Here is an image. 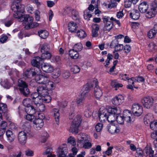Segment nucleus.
<instances>
[{"instance_id":"27","label":"nucleus","mask_w":157,"mask_h":157,"mask_svg":"<svg viewBox=\"0 0 157 157\" xmlns=\"http://www.w3.org/2000/svg\"><path fill=\"white\" fill-rule=\"evenodd\" d=\"M99 28V25L96 24H93L92 35L93 37H97L98 36V31Z\"/></svg>"},{"instance_id":"20","label":"nucleus","mask_w":157,"mask_h":157,"mask_svg":"<svg viewBox=\"0 0 157 157\" xmlns=\"http://www.w3.org/2000/svg\"><path fill=\"white\" fill-rule=\"evenodd\" d=\"M155 150L157 151L156 150ZM143 151L145 156L149 155L150 157H157V153L154 156H153L154 151L151 148L149 147H146Z\"/></svg>"},{"instance_id":"33","label":"nucleus","mask_w":157,"mask_h":157,"mask_svg":"<svg viewBox=\"0 0 157 157\" xmlns=\"http://www.w3.org/2000/svg\"><path fill=\"white\" fill-rule=\"evenodd\" d=\"M71 16L74 20L77 21L79 22L80 21V17L78 12L76 10L73 9L72 10Z\"/></svg>"},{"instance_id":"46","label":"nucleus","mask_w":157,"mask_h":157,"mask_svg":"<svg viewBox=\"0 0 157 157\" xmlns=\"http://www.w3.org/2000/svg\"><path fill=\"white\" fill-rule=\"evenodd\" d=\"M71 71L74 73H78L80 71V68L79 66L77 65H74L72 66L71 68Z\"/></svg>"},{"instance_id":"41","label":"nucleus","mask_w":157,"mask_h":157,"mask_svg":"<svg viewBox=\"0 0 157 157\" xmlns=\"http://www.w3.org/2000/svg\"><path fill=\"white\" fill-rule=\"evenodd\" d=\"M76 35L80 38H83L86 36V32L82 30H78L77 31Z\"/></svg>"},{"instance_id":"40","label":"nucleus","mask_w":157,"mask_h":157,"mask_svg":"<svg viewBox=\"0 0 157 157\" xmlns=\"http://www.w3.org/2000/svg\"><path fill=\"white\" fill-rule=\"evenodd\" d=\"M52 57V54L49 52L42 53L41 55V59L43 60L50 59Z\"/></svg>"},{"instance_id":"34","label":"nucleus","mask_w":157,"mask_h":157,"mask_svg":"<svg viewBox=\"0 0 157 157\" xmlns=\"http://www.w3.org/2000/svg\"><path fill=\"white\" fill-rule=\"evenodd\" d=\"M38 35L42 39H45L48 36V32L45 30H39L38 32Z\"/></svg>"},{"instance_id":"11","label":"nucleus","mask_w":157,"mask_h":157,"mask_svg":"<svg viewBox=\"0 0 157 157\" xmlns=\"http://www.w3.org/2000/svg\"><path fill=\"white\" fill-rule=\"evenodd\" d=\"M78 142L80 144H83L85 142L90 141L89 136L86 133H81L77 136Z\"/></svg>"},{"instance_id":"24","label":"nucleus","mask_w":157,"mask_h":157,"mask_svg":"<svg viewBox=\"0 0 157 157\" xmlns=\"http://www.w3.org/2000/svg\"><path fill=\"white\" fill-rule=\"evenodd\" d=\"M42 60L41 57L39 56L35 57L32 59L31 63L32 65L36 67V68H38L40 65V62Z\"/></svg>"},{"instance_id":"48","label":"nucleus","mask_w":157,"mask_h":157,"mask_svg":"<svg viewBox=\"0 0 157 157\" xmlns=\"http://www.w3.org/2000/svg\"><path fill=\"white\" fill-rule=\"evenodd\" d=\"M116 115L113 114H110L107 116V120L109 122H112L116 120Z\"/></svg>"},{"instance_id":"47","label":"nucleus","mask_w":157,"mask_h":157,"mask_svg":"<svg viewBox=\"0 0 157 157\" xmlns=\"http://www.w3.org/2000/svg\"><path fill=\"white\" fill-rule=\"evenodd\" d=\"M91 12L88 10H86L84 11V17L85 19L89 20L90 17L92 16Z\"/></svg>"},{"instance_id":"38","label":"nucleus","mask_w":157,"mask_h":157,"mask_svg":"<svg viewBox=\"0 0 157 157\" xmlns=\"http://www.w3.org/2000/svg\"><path fill=\"white\" fill-rule=\"evenodd\" d=\"M1 85L4 88L8 89L10 88L11 85L9 82L8 80L6 79H5L1 81Z\"/></svg>"},{"instance_id":"53","label":"nucleus","mask_w":157,"mask_h":157,"mask_svg":"<svg viewBox=\"0 0 157 157\" xmlns=\"http://www.w3.org/2000/svg\"><path fill=\"white\" fill-rule=\"evenodd\" d=\"M85 110L84 111V115L86 117H89L91 115V113L87 106L85 107Z\"/></svg>"},{"instance_id":"62","label":"nucleus","mask_w":157,"mask_h":157,"mask_svg":"<svg viewBox=\"0 0 157 157\" xmlns=\"http://www.w3.org/2000/svg\"><path fill=\"white\" fill-rule=\"evenodd\" d=\"M103 124L101 123H98L95 126V128L97 132H99L102 129Z\"/></svg>"},{"instance_id":"61","label":"nucleus","mask_w":157,"mask_h":157,"mask_svg":"<svg viewBox=\"0 0 157 157\" xmlns=\"http://www.w3.org/2000/svg\"><path fill=\"white\" fill-rule=\"evenodd\" d=\"M150 125L151 129L154 130L155 127H157V121H153L151 122Z\"/></svg>"},{"instance_id":"44","label":"nucleus","mask_w":157,"mask_h":157,"mask_svg":"<svg viewBox=\"0 0 157 157\" xmlns=\"http://www.w3.org/2000/svg\"><path fill=\"white\" fill-rule=\"evenodd\" d=\"M157 33V32L151 29H150L148 33V36L149 38H152L155 37Z\"/></svg>"},{"instance_id":"36","label":"nucleus","mask_w":157,"mask_h":157,"mask_svg":"<svg viewBox=\"0 0 157 157\" xmlns=\"http://www.w3.org/2000/svg\"><path fill=\"white\" fill-rule=\"evenodd\" d=\"M45 87L48 90H51L54 89L55 87V84L52 81H50L49 79L47 82V83L45 84Z\"/></svg>"},{"instance_id":"3","label":"nucleus","mask_w":157,"mask_h":157,"mask_svg":"<svg viewBox=\"0 0 157 157\" xmlns=\"http://www.w3.org/2000/svg\"><path fill=\"white\" fill-rule=\"evenodd\" d=\"M18 85L21 94L26 96L29 94L30 91L28 87V85L25 81L19 79L18 80Z\"/></svg>"},{"instance_id":"1","label":"nucleus","mask_w":157,"mask_h":157,"mask_svg":"<svg viewBox=\"0 0 157 157\" xmlns=\"http://www.w3.org/2000/svg\"><path fill=\"white\" fill-rule=\"evenodd\" d=\"M25 6L24 5L20 4L14 3L11 6L12 10L14 12H16L13 14V17L15 18H17L19 21H24L26 25V26L28 25L29 22H32L33 21V18L30 17L29 15L26 14L23 15L22 13H24Z\"/></svg>"},{"instance_id":"15","label":"nucleus","mask_w":157,"mask_h":157,"mask_svg":"<svg viewBox=\"0 0 157 157\" xmlns=\"http://www.w3.org/2000/svg\"><path fill=\"white\" fill-rule=\"evenodd\" d=\"M93 86L91 84L87 83L82 88L80 92V95L82 97H85L87 95V93Z\"/></svg>"},{"instance_id":"54","label":"nucleus","mask_w":157,"mask_h":157,"mask_svg":"<svg viewBox=\"0 0 157 157\" xmlns=\"http://www.w3.org/2000/svg\"><path fill=\"white\" fill-rule=\"evenodd\" d=\"M91 141L90 139V141L85 142L83 144V147L85 149H89L92 147V144Z\"/></svg>"},{"instance_id":"6","label":"nucleus","mask_w":157,"mask_h":157,"mask_svg":"<svg viewBox=\"0 0 157 157\" xmlns=\"http://www.w3.org/2000/svg\"><path fill=\"white\" fill-rule=\"evenodd\" d=\"M39 118L36 119L35 120L33 121V126L35 129L39 130L43 126L44 123L43 120V119L45 118L43 114H39Z\"/></svg>"},{"instance_id":"64","label":"nucleus","mask_w":157,"mask_h":157,"mask_svg":"<svg viewBox=\"0 0 157 157\" xmlns=\"http://www.w3.org/2000/svg\"><path fill=\"white\" fill-rule=\"evenodd\" d=\"M33 114H27L25 116V118L28 121H32L33 119L35 118V116L33 115Z\"/></svg>"},{"instance_id":"8","label":"nucleus","mask_w":157,"mask_h":157,"mask_svg":"<svg viewBox=\"0 0 157 157\" xmlns=\"http://www.w3.org/2000/svg\"><path fill=\"white\" fill-rule=\"evenodd\" d=\"M32 100L33 103L36 106V107L39 110L43 111L45 110V106L42 103L43 99L42 96L33 99Z\"/></svg>"},{"instance_id":"50","label":"nucleus","mask_w":157,"mask_h":157,"mask_svg":"<svg viewBox=\"0 0 157 157\" xmlns=\"http://www.w3.org/2000/svg\"><path fill=\"white\" fill-rule=\"evenodd\" d=\"M39 25V24L38 23L36 22H30L29 23V24L27 26H25L26 29L29 28H32L33 27H36Z\"/></svg>"},{"instance_id":"22","label":"nucleus","mask_w":157,"mask_h":157,"mask_svg":"<svg viewBox=\"0 0 157 157\" xmlns=\"http://www.w3.org/2000/svg\"><path fill=\"white\" fill-rule=\"evenodd\" d=\"M42 70L46 73H50L53 71V67L48 63H43L41 66Z\"/></svg>"},{"instance_id":"30","label":"nucleus","mask_w":157,"mask_h":157,"mask_svg":"<svg viewBox=\"0 0 157 157\" xmlns=\"http://www.w3.org/2000/svg\"><path fill=\"white\" fill-rule=\"evenodd\" d=\"M108 129L110 133L113 134L119 132L120 130V128L113 124H111L109 127Z\"/></svg>"},{"instance_id":"7","label":"nucleus","mask_w":157,"mask_h":157,"mask_svg":"<svg viewBox=\"0 0 157 157\" xmlns=\"http://www.w3.org/2000/svg\"><path fill=\"white\" fill-rule=\"evenodd\" d=\"M141 103L145 108L149 109L153 106L154 104V99L151 97L147 96L142 99Z\"/></svg>"},{"instance_id":"5","label":"nucleus","mask_w":157,"mask_h":157,"mask_svg":"<svg viewBox=\"0 0 157 157\" xmlns=\"http://www.w3.org/2000/svg\"><path fill=\"white\" fill-rule=\"evenodd\" d=\"M102 20L104 24V31L109 32L113 28V23L111 21V17L109 16H105L103 17Z\"/></svg>"},{"instance_id":"16","label":"nucleus","mask_w":157,"mask_h":157,"mask_svg":"<svg viewBox=\"0 0 157 157\" xmlns=\"http://www.w3.org/2000/svg\"><path fill=\"white\" fill-rule=\"evenodd\" d=\"M106 109L101 108L99 109L98 116L100 121L101 122L107 120V115Z\"/></svg>"},{"instance_id":"49","label":"nucleus","mask_w":157,"mask_h":157,"mask_svg":"<svg viewBox=\"0 0 157 157\" xmlns=\"http://www.w3.org/2000/svg\"><path fill=\"white\" fill-rule=\"evenodd\" d=\"M72 10L73 9H71L70 7H66L64 9L63 14L65 15H68L71 16Z\"/></svg>"},{"instance_id":"51","label":"nucleus","mask_w":157,"mask_h":157,"mask_svg":"<svg viewBox=\"0 0 157 157\" xmlns=\"http://www.w3.org/2000/svg\"><path fill=\"white\" fill-rule=\"evenodd\" d=\"M31 102V99L29 98H26L23 100V104L26 107L30 105V104Z\"/></svg>"},{"instance_id":"60","label":"nucleus","mask_w":157,"mask_h":157,"mask_svg":"<svg viewBox=\"0 0 157 157\" xmlns=\"http://www.w3.org/2000/svg\"><path fill=\"white\" fill-rule=\"evenodd\" d=\"M118 44V41L117 40H112L111 44L110 47L111 48H115Z\"/></svg>"},{"instance_id":"58","label":"nucleus","mask_w":157,"mask_h":157,"mask_svg":"<svg viewBox=\"0 0 157 157\" xmlns=\"http://www.w3.org/2000/svg\"><path fill=\"white\" fill-rule=\"evenodd\" d=\"M68 143L72 146H74L75 144L74 138L72 136H70L68 139Z\"/></svg>"},{"instance_id":"17","label":"nucleus","mask_w":157,"mask_h":157,"mask_svg":"<svg viewBox=\"0 0 157 157\" xmlns=\"http://www.w3.org/2000/svg\"><path fill=\"white\" fill-rule=\"evenodd\" d=\"M26 133L23 131L20 132L18 134V138L20 143L22 145L25 144L27 139Z\"/></svg>"},{"instance_id":"14","label":"nucleus","mask_w":157,"mask_h":157,"mask_svg":"<svg viewBox=\"0 0 157 157\" xmlns=\"http://www.w3.org/2000/svg\"><path fill=\"white\" fill-rule=\"evenodd\" d=\"M6 134L7 140L10 143H13L16 139V136L13 132L8 129L6 131Z\"/></svg>"},{"instance_id":"13","label":"nucleus","mask_w":157,"mask_h":157,"mask_svg":"<svg viewBox=\"0 0 157 157\" xmlns=\"http://www.w3.org/2000/svg\"><path fill=\"white\" fill-rule=\"evenodd\" d=\"M154 6H153L149 10L147 13L146 17L148 18H151L155 16L156 13L157 5L155 2H154Z\"/></svg>"},{"instance_id":"45","label":"nucleus","mask_w":157,"mask_h":157,"mask_svg":"<svg viewBox=\"0 0 157 157\" xmlns=\"http://www.w3.org/2000/svg\"><path fill=\"white\" fill-rule=\"evenodd\" d=\"M82 46L81 43L76 44L73 47V48L76 51H80L82 49Z\"/></svg>"},{"instance_id":"26","label":"nucleus","mask_w":157,"mask_h":157,"mask_svg":"<svg viewBox=\"0 0 157 157\" xmlns=\"http://www.w3.org/2000/svg\"><path fill=\"white\" fill-rule=\"evenodd\" d=\"M132 114L131 112L128 110H125L123 111V116L125 121L129 122L131 121Z\"/></svg>"},{"instance_id":"19","label":"nucleus","mask_w":157,"mask_h":157,"mask_svg":"<svg viewBox=\"0 0 157 157\" xmlns=\"http://www.w3.org/2000/svg\"><path fill=\"white\" fill-rule=\"evenodd\" d=\"M106 109L107 112L110 114H113L116 115L120 114L121 113L119 108L115 107L109 106L107 107Z\"/></svg>"},{"instance_id":"63","label":"nucleus","mask_w":157,"mask_h":157,"mask_svg":"<svg viewBox=\"0 0 157 157\" xmlns=\"http://www.w3.org/2000/svg\"><path fill=\"white\" fill-rule=\"evenodd\" d=\"M8 37L5 35L3 34L2 35L0 39V41L2 43H4L6 42L7 39Z\"/></svg>"},{"instance_id":"56","label":"nucleus","mask_w":157,"mask_h":157,"mask_svg":"<svg viewBox=\"0 0 157 157\" xmlns=\"http://www.w3.org/2000/svg\"><path fill=\"white\" fill-rule=\"evenodd\" d=\"M13 23V21L12 19L7 20L6 19L4 21L5 25L8 27L10 26Z\"/></svg>"},{"instance_id":"32","label":"nucleus","mask_w":157,"mask_h":157,"mask_svg":"<svg viewBox=\"0 0 157 157\" xmlns=\"http://www.w3.org/2000/svg\"><path fill=\"white\" fill-rule=\"evenodd\" d=\"M77 26L76 23L73 21H71L68 24V29L71 33L74 32L76 31Z\"/></svg>"},{"instance_id":"43","label":"nucleus","mask_w":157,"mask_h":157,"mask_svg":"<svg viewBox=\"0 0 157 157\" xmlns=\"http://www.w3.org/2000/svg\"><path fill=\"white\" fill-rule=\"evenodd\" d=\"M7 106L5 104L0 103V112L5 113L7 111Z\"/></svg>"},{"instance_id":"9","label":"nucleus","mask_w":157,"mask_h":157,"mask_svg":"<svg viewBox=\"0 0 157 157\" xmlns=\"http://www.w3.org/2000/svg\"><path fill=\"white\" fill-rule=\"evenodd\" d=\"M132 111L135 116H139L143 113V107L138 103H134L132 106Z\"/></svg>"},{"instance_id":"29","label":"nucleus","mask_w":157,"mask_h":157,"mask_svg":"<svg viewBox=\"0 0 157 157\" xmlns=\"http://www.w3.org/2000/svg\"><path fill=\"white\" fill-rule=\"evenodd\" d=\"M59 111V110L56 108H54L52 110V113L54 115L55 121L57 124H58L59 122L60 113Z\"/></svg>"},{"instance_id":"4","label":"nucleus","mask_w":157,"mask_h":157,"mask_svg":"<svg viewBox=\"0 0 157 157\" xmlns=\"http://www.w3.org/2000/svg\"><path fill=\"white\" fill-rule=\"evenodd\" d=\"M41 71L39 68H29L24 71L23 73L25 78H31L37 74H39Z\"/></svg>"},{"instance_id":"10","label":"nucleus","mask_w":157,"mask_h":157,"mask_svg":"<svg viewBox=\"0 0 157 157\" xmlns=\"http://www.w3.org/2000/svg\"><path fill=\"white\" fill-rule=\"evenodd\" d=\"M93 82L95 83V87L94 88V96L96 99H99L102 95L101 89L98 85V82L97 80H94Z\"/></svg>"},{"instance_id":"25","label":"nucleus","mask_w":157,"mask_h":157,"mask_svg":"<svg viewBox=\"0 0 157 157\" xmlns=\"http://www.w3.org/2000/svg\"><path fill=\"white\" fill-rule=\"evenodd\" d=\"M37 91L42 97L48 94L47 89L43 86L38 87L37 89Z\"/></svg>"},{"instance_id":"55","label":"nucleus","mask_w":157,"mask_h":157,"mask_svg":"<svg viewBox=\"0 0 157 157\" xmlns=\"http://www.w3.org/2000/svg\"><path fill=\"white\" fill-rule=\"evenodd\" d=\"M42 97V98L43 99V102L49 103L51 101V97L50 96L48 95V94L47 95H46L43 96Z\"/></svg>"},{"instance_id":"52","label":"nucleus","mask_w":157,"mask_h":157,"mask_svg":"<svg viewBox=\"0 0 157 157\" xmlns=\"http://www.w3.org/2000/svg\"><path fill=\"white\" fill-rule=\"evenodd\" d=\"M135 155L136 157H143V155H144V151L137 149L136 150Z\"/></svg>"},{"instance_id":"12","label":"nucleus","mask_w":157,"mask_h":157,"mask_svg":"<svg viewBox=\"0 0 157 157\" xmlns=\"http://www.w3.org/2000/svg\"><path fill=\"white\" fill-rule=\"evenodd\" d=\"M37 75L35 77V81L37 83L39 84H45L47 83L49 78L47 76H44L42 75Z\"/></svg>"},{"instance_id":"28","label":"nucleus","mask_w":157,"mask_h":157,"mask_svg":"<svg viewBox=\"0 0 157 157\" xmlns=\"http://www.w3.org/2000/svg\"><path fill=\"white\" fill-rule=\"evenodd\" d=\"M130 17L134 20L138 19L140 17V14L137 10H133L130 13Z\"/></svg>"},{"instance_id":"57","label":"nucleus","mask_w":157,"mask_h":157,"mask_svg":"<svg viewBox=\"0 0 157 157\" xmlns=\"http://www.w3.org/2000/svg\"><path fill=\"white\" fill-rule=\"evenodd\" d=\"M132 2L130 0H124V4L125 7L129 8L131 6Z\"/></svg>"},{"instance_id":"35","label":"nucleus","mask_w":157,"mask_h":157,"mask_svg":"<svg viewBox=\"0 0 157 157\" xmlns=\"http://www.w3.org/2000/svg\"><path fill=\"white\" fill-rule=\"evenodd\" d=\"M69 54L71 57L73 59H77L79 56V54L77 51H76L74 49L69 51Z\"/></svg>"},{"instance_id":"31","label":"nucleus","mask_w":157,"mask_h":157,"mask_svg":"<svg viewBox=\"0 0 157 157\" xmlns=\"http://www.w3.org/2000/svg\"><path fill=\"white\" fill-rule=\"evenodd\" d=\"M35 106L30 105L25 108V112L27 114H34L36 113V109L34 107Z\"/></svg>"},{"instance_id":"21","label":"nucleus","mask_w":157,"mask_h":157,"mask_svg":"<svg viewBox=\"0 0 157 157\" xmlns=\"http://www.w3.org/2000/svg\"><path fill=\"white\" fill-rule=\"evenodd\" d=\"M66 144H63L60 147L58 151L59 155L58 157H65L67 152V149L65 147Z\"/></svg>"},{"instance_id":"18","label":"nucleus","mask_w":157,"mask_h":157,"mask_svg":"<svg viewBox=\"0 0 157 157\" xmlns=\"http://www.w3.org/2000/svg\"><path fill=\"white\" fill-rule=\"evenodd\" d=\"M124 101V97L121 95H119L115 96L112 100L113 104L116 105H120Z\"/></svg>"},{"instance_id":"42","label":"nucleus","mask_w":157,"mask_h":157,"mask_svg":"<svg viewBox=\"0 0 157 157\" xmlns=\"http://www.w3.org/2000/svg\"><path fill=\"white\" fill-rule=\"evenodd\" d=\"M117 123L120 124H123L125 121L123 116H121L119 114L116 115V119Z\"/></svg>"},{"instance_id":"59","label":"nucleus","mask_w":157,"mask_h":157,"mask_svg":"<svg viewBox=\"0 0 157 157\" xmlns=\"http://www.w3.org/2000/svg\"><path fill=\"white\" fill-rule=\"evenodd\" d=\"M144 118L146 120H148L150 121H152L153 120L154 117L152 114L148 113L145 115Z\"/></svg>"},{"instance_id":"23","label":"nucleus","mask_w":157,"mask_h":157,"mask_svg":"<svg viewBox=\"0 0 157 157\" xmlns=\"http://www.w3.org/2000/svg\"><path fill=\"white\" fill-rule=\"evenodd\" d=\"M148 4L146 1L141 2L139 6L140 11L142 13L146 12L148 8Z\"/></svg>"},{"instance_id":"39","label":"nucleus","mask_w":157,"mask_h":157,"mask_svg":"<svg viewBox=\"0 0 157 157\" xmlns=\"http://www.w3.org/2000/svg\"><path fill=\"white\" fill-rule=\"evenodd\" d=\"M50 47L47 44H44L41 48V52L42 53L49 52Z\"/></svg>"},{"instance_id":"37","label":"nucleus","mask_w":157,"mask_h":157,"mask_svg":"<svg viewBox=\"0 0 157 157\" xmlns=\"http://www.w3.org/2000/svg\"><path fill=\"white\" fill-rule=\"evenodd\" d=\"M49 136L47 132L44 131L41 134L40 137V141L43 143H45Z\"/></svg>"},{"instance_id":"2","label":"nucleus","mask_w":157,"mask_h":157,"mask_svg":"<svg viewBox=\"0 0 157 157\" xmlns=\"http://www.w3.org/2000/svg\"><path fill=\"white\" fill-rule=\"evenodd\" d=\"M82 119L80 115H76L71 124L70 131L75 134L78 133V128L81 122Z\"/></svg>"}]
</instances>
